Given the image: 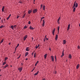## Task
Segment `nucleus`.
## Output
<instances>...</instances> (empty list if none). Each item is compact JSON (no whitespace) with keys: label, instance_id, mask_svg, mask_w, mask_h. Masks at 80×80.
I'll return each mask as SVG.
<instances>
[{"label":"nucleus","instance_id":"36","mask_svg":"<svg viewBox=\"0 0 80 80\" xmlns=\"http://www.w3.org/2000/svg\"><path fill=\"white\" fill-rule=\"evenodd\" d=\"M44 17H42V18H41V21H42V19H43V18H44Z\"/></svg>","mask_w":80,"mask_h":80},{"label":"nucleus","instance_id":"29","mask_svg":"<svg viewBox=\"0 0 80 80\" xmlns=\"http://www.w3.org/2000/svg\"><path fill=\"white\" fill-rule=\"evenodd\" d=\"M60 17H59L58 19V22H59V21H60Z\"/></svg>","mask_w":80,"mask_h":80},{"label":"nucleus","instance_id":"45","mask_svg":"<svg viewBox=\"0 0 80 80\" xmlns=\"http://www.w3.org/2000/svg\"><path fill=\"white\" fill-rule=\"evenodd\" d=\"M49 50H50V51H51V48H49Z\"/></svg>","mask_w":80,"mask_h":80},{"label":"nucleus","instance_id":"7","mask_svg":"<svg viewBox=\"0 0 80 80\" xmlns=\"http://www.w3.org/2000/svg\"><path fill=\"white\" fill-rule=\"evenodd\" d=\"M43 23H42V26L44 27L45 25V20H43Z\"/></svg>","mask_w":80,"mask_h":80},{"label":"nucleus","instance_id":"11","mask_svg":"<svg viewBox=\"0 0 80 80\" xmlns=\"http://www.w3.org/2000/svg\"><path fill=\"white\" fill-rule=\"evenodd\" d=\"M70 24H69L68 25V29H67L68 30H69V29H70Z\"/></svg>","mask_w":80,"mask_h":80},{"label":"nucleus","instance_id":"53","mask_svg":"<svg viewBox=\"0 0 80 80\" xmlns=\"http://www.w3.org/2000/svg\"><path fill=\"white\" fill-rule=\"evenodd\" d=\"M20 3H22V2L21 1V2H20Z\"/></svg>","mask_w":80,"mask_h":80},{"label":"nucleus","instance_id":"63","mask_svg":"<svg viewBox=\"0 0 80 80\" xmlns=\"http://www.w3.org/2000/svg\"><path fill=\"white\" fill-rule=\"evenodd\" d=\"M1 20V18H0V20Z\"/></svg>","mask_w":80,"mask_h":80},{"label":"nucleus","instance_id":"42","mask_svg":"<svg viewBox=\"0 0 80 80\" xmlns=\"http://www.w3.org/2000/svg\"><path fill=\"white\" fill-rule=\"evenodd\" d=\"M54 73L55 74H56L57 73V71H55V72H54Z\"/></svg>","mask_w":80,"mask_h":80},{"label":"nucleus","instance_id":"32","mask_svg":"<svg viewBox=\"0 0 80 80\" xmlns=\"http://www.w3.org/2000/svg\"><path fill=\"white\" fill-rule=\"evenodd\" d=\"M8 59V58L7 57H6L5 58V61H6V60H7Z\"/></svg>","mask_w":80,"mask_h":80},{"label":"nucleus","instance_id":"8","mask_svg":"<svg viewBox=\"0 0 80 80\" xmlns=\"http://www.w3.org/2000/svg\"><path fill=\"white\" fill-rule=\"evenodd\" d=\"M32 10H29L28 11V14H30L32 13Z\"/></svg>","mask_w":80,"mask_h":80},{"label":"nucleus","instance_id":"54","mask_svg":"<svg viewBox=\"0 0 80 80\" xmlns=\"http://www.w3.org/2000/svg\"><path fill=\"white\" fill-rule=\"evenodd\" d=\"M34 70V69H33L32 71L31 72H33Z\"/></svg>","mask_w":80,"mask_h":80},{"label":"nucleus","instance_id":"5","mask_svg":"<svg viewBox=\"0 0 80 80\" xmlns=\"http://www.w3.org/2000/svg\"><path fill=\"white\" fill-rule=\"evenodd\" d=\"M37 12V9H34L33 10V13H35V12Z\"/></svg>","mask_w":80,"mask_h":80},{"label":"nucleus","instance_id":"22","mask_svg":"<svg viewBox=\"0 0 80 80\" xmlns=\"http://www.w3.org/2000/svg\"><path fill=\"white\" fill-rule=\"evenodd\" d=\"M47 54H46L45 55H44V58H47Z\"/></svg>","mask_w":80,"mask_h":80},{"label":"nucleus","instance_id":"47","mask_svg":"<svg viewBox=\"0 0 80 80\" xmlns=\"http://www.w3.org/2000/svg\"><path fill=\"white\" fill-rule=\"evenodd\" d=\"M20 58V55L18 58H18Z\"/></svg>","mask_w":80,"mask_h":80},{"label":"nucleus","instance_id":"16","mask_svg":"<svg viewBox=\"0 0 80 80\" xmlns=\"http://www.w3.org/2000/svg\"><path fill=\"white\" fill-rule=\"evenodd\" d=\"M4 8H5V6H3L2 8V12H4Z\"/></svg>","mask_w":80,"mask_h":80},{"label":"nucleus","instance_id":"25","mask_svg":"<svg viewBox=\"0 0 80 80\" xmlns=\"http://www.w3.org/2000/svg\"><path fill=\"white\" fill-rule=\"evenodd\" d=\"M76 9V8H74L73 9V12H75V11Z\"/></svg>","mask_w":80,"mask_h":80},{"label":"nucleus","instance_id":"23","mask_svg":"<svg viewBox=\"0 0 80 80\" xmlns=\"http://www.w3.org/2000/svg\"><path fill=\"white\" fill-rule=\"evenodd\" d=\"M66 43V41L65 40H64L63 41V44H65Z\"/></svg>","mask_w":80,"mask_h":80},{"label":"nucleus","instance_id":"59","mask_svg":"<svg viewBox=\"0 0 80 80\" xmlns=\"http://www.w3.org/2000/svg\"><path fill=\"white\" fill-rule=\"evenodd\" d=\"M45 80V79L44 78V79H43V80Z\"/></svg>","mask_w":80,"mask_h":80},{"label":"nucleus","instance_id":"19","mask_svg":"<svg viewBox=\"0 0 80 80\" xmlns=\"http://www.w3.org/2000/svg\"><path fill=\"white\" fill-rule=\"evenodd\" d=\"M39 46H40V45H39V44H38V46L37 45H36V48L37 49V48H38V47H39Z\"/></svg>","mask_w":80,"mask_h":80},{"label":"nucleus","instance_id":"27","mask_svg":"<svg viewBox=\"0 0 80 80\" xmlns=\"http://www.w3.org/2000/svg\"><path fill=\"white\" fill-rule=\"evenodd\" d=\"M59 29H60V27L58 26V32H59Z\"/></svg>","mask_w":80,"mask_h":80},{"label":"nucleus","instance_id":"15","mask_svg":"<svg viewBox=\"0 0 80 80\" xmlns=\"http://www.w3.org/2000/svg\"><path fill=\"white\" fill-rule=\"evenodd\" d=\"M38 73H39V71H38L37 73L34 74V75H37L38 74Z\"/></svg>","mask_w":80,"mask_h":80},{"label":"nucleus","instance_id":"56","mask_svg":"<svg viewBox=\"0 0 80 80\" xmlns=\"http://www.w3.org/2000/svg\"><path fill=\"white\" fill-rule=\"evenodd\" d=\"M32 41H33V38H32Z\"/></svg>","mask_w":80,"mask_h":80},{"label":"nucleus","instance_id":"26","mask_svg":"<svg viewBox=\"0 0 80 80\" xmlns=\"http://www.w3.org/2000/svg\"><path fill=\"white\" fill-rule=\"evenodd\" d=\"M76 8H77L78 7V3H76Z\"/></svg>","mask_w":80,"mask_h":80},{"label":"nucleus","instance_id":"52","mask_svg":"<svg viewBox=\"0 0 80 80\" xmlns=\"http://www.w3.org/2000/svg\"><path fill=\"white\" fill-rule=\"evenodd\" d=\"M46 39L47 40H48V38H46Z\"/></svg>","mask_w":80,"mask_h":80},{"label":"nucleus","instance_id":"21","mask_svg":"<svg viewBox=\"0 0 80 80\" xmlns=\"http://www.w3.org/2000/svg\"><path fill=\"white\" fill-rule=\"evenodd\" d=\"M45 6L44 5L43 6V10H45Z\"/></svg>","mask_w":80,"mask_h":80},{"label":"nucleus","instance_id":"1","mask_svg":"<svg viewBox=\"0 0 80 80\" xmlns=\"http://www.w3.org/2000/svg\"><path fill=\"white\" fill-rule=\"evenodd\" d=\"M18 70H19L20 72H21L22 70H23V68L22 67L19 68H18Z\"/></svg>","mask_w":80,"mask_h":80},{"label":"nucleus","instance_id":"30","mask_svg":"<svg viewBox=\"0 0 80 80\" xmlns=\"http://www.w3.org/2000/svg\"><path fill=\"white\" fill-rule=\"evenodd\" d=\"M3 42V39H2L1 40V42H0V44H1V43H2V42Z\"/></svg>","mask_w":80,"mask_h":80},{"label":"nucleus","instance_id":"49","mask_svg":"<svg viewBox=\"0 0 80 80\" xmlns=\"http://www.w3.org/2000/svg\"><path fill=\"white\" fill-rule=\"evenodd\" d=\"M45 38H44V42H45Z\"/></svg>","mask_w":80,"mask_h":80},{"label":"nucleus","instance_id":"44","mask_svg":"<svg viewBox=\"0 0 80 80\" xmlns=\"http://www.w3.org/2000/svg\"><path fill=\"white\" fill-rule=\"evenodd\" d=\"M30 21H29L28 22V24H29V25H30Z\"/></svg>","mask_w":80,"mask_h":80},{"label":"nucleus","instance_id":"28","mask_svg":"<svg viewBox=\"0 0 80 80\" xmlns=\"http://www.w3.org/2000/svg\"><path fill=\"white\" fill-rule=\"evenodd\" d=\"M26 15V13H25V14H24V15H23V16L22 17L23 18H24V17H25Z\"/></svg>","mask_w":80,"mask_h":80},{"label":"nucleus","instance_id":"62","mask_svg":"<svg viewBox=\"0 0 80 80\" xmlns=\"http://www.w3.org/2000/svg\"><path fill=\"white\" fill-rule=\"evenodd\" d=\"M15 50H17V48H16Z\"/></svg>","mask_w":80,"mask_h":80},{"label":"nucleus","instance_id":"43","mask_svg":"<svg viewBox=\"0 0 80 80\" xmlns=\"http://www.w3.org/2000/svg\"><path fill=\"white\" fill-rule=\"evenodd\" d=\"M13 27H14V28H16V25H14V26H13Z\"/></svg>","mask_w":80,"mask_h":80},{"label":"nucleus","instance_id":"10","mask_svg":"<svg viewBox=\"0 0 80 80\" xmlns=\"http://www.w3.org/2000/svg\"><path fill=\"white\" fill-rule=\"evenodd\" d=\"M26 51H29V47L26 48Z\"/></svg>","mask_w":80,"mask_h":80},{"label":"nucleus","instance_id":"46","mask_svg":"<svg viewBox=\"0 0 80 80\" xmlns=\"http://www.w3.org/2000/svg\"><path fill=\"white\" fill-rule=\"evenodd\" d=\"M55 60H56H56H57V58H56V56H55Z\"/></svg>","mask_w":80,"mask_h":80},{"label":"nucleus","instance_id":"48","mask_svg":"<svg viewBox=\"0 0 80 80\" xmlns=\"http://www.w3.org/2000/svg\"><path fill=\"white\" fill-rule=\"evenodd\" d=\"M19 18V16H17V18Z\"/></svg>","mask_w":80,"mask_h":80},{"label":"nucleus","instance_id":"13","mask_svg":"<svg viewBox=\"0 0 80 80\" xmlns=\"http://www.w3.org/2000/svg\"><path fill=\"white\" fill-rule=\"evenodd\" d=\"M11 28H12V30H14V27L13 26V25L11 26Z\"/></svg>","mask_w":80,"mask_h":80},{"label":"nucleus","instance_id":"31","mask_svg":"<svg viewBox=\"0 0 80 80\" xmlns=\"http://www.w3.org/2000/svg\"><path fill=\"white\" fill-rule=\"evenodd\" d=\"M38 63V61H37V62L36 63L35 66H37V63Z\"/></svg>","mask_w":80,"mask_h":80},{"label":"nucleus","instance_id":"24","mask_svg":"<svg viewBox=\"0 0 80 80\" xmlns=\"http://www.w3.org/2000/svg\"><path fill=\"white\" fill-rule=\"evenodd\" d=\"M8 64H6V65L5 66V67H4L3 68H7V67H8Z\"/></svg>","mask_w":80,"mask_h":80},{"label":"nucleus","instance_id":"3","mask_svg":"<svg viewBox=\"0 0 80 80\" xmlns=\"http://www.w3.org/2000/svg\"><path fill=\"white\" fill-rule=\"evenodd\" d=\"M27 37H28V36L27 35H26L24 37V41H25V40L27 39Z\"/></svg>","mask_w":80,"mask_h":80},{"label":"nucleus","instance_id":"38","mask_svg":"<svg viewBox=\"0 0 80 80\" xmlns=\"http://www.w3.org/2000/svg\"><path fill=\"white\" fill-rule=\"evenodd\" d=\"M10 18V17H8V18H7V20H8V19H9V18Z\"/></svg>","mask_w":80,"mask_h":80},{"label":"nucleus","instance_id":"61","mask_svg":"<svg viewBox=\"0 0 80 80\" xmlns=\"http://www.w3.org/2000/svg\"><path fill=\"white\" fill-rule=\"evenodd\" d=\"M26 60H28V58H26Z\"/></svg>","mask_w":80,"mask_h":80},{"label":"nucleus","instance_id":"39","mask_svg":"<svg viewBox=\"0 0 80 80\" xmlns=\"http://www.w3.org/2000/svg\"><path fill=\"white\" fill-rule=\"evenodd\" d=\"M43 6V5L42 4L41 5V8H42V7Z\"/></svg>","mask_w":80,"mask_h":80},{"label":"nucleus","instance_id":"50","mask_svg":"<svg viewBox=\"0 0 80 80\" xmlns=\"http://www.w3.org/2000/svg\"><path fill=\"white\" fill-rule=\"evenodd\" d=\"M21 65H23V63H21Z\"/></svg>","mask_w":80,"mask_h":80},{"label":"nucleus","instance_id":"41","mask_svg":"<svg viewBox=\"0 0 80 80\" xmlns=\"http://www.w3.org/2000/svg\"><path fill=\"white\" fill-rule=\"evenodd\" d=\"M36 53H34V57L35 58V56H36Z\"/></svg>","mask_w":80,"mask_h":80},{"label":"nucleus","instance_id":"40","mask_svg":"<svg viewBox=\"0 0 80 80\" xmlns=\"http://www.w3.org/2000/svg\"><path fill=\"white\" fill-rule=\"evenodd\" d=\"M78 49H79L80 48V47L79 46H78Z\"/></svg>","mask_w":80,"mask_h":80},{"label":"nucleus","instance_id":"57","mask_svg":"<svg viewBox=\"0 0 80 80\" xmlns=\"http://www.w3.org/2000/svg\"><path fill=\"white\" fill-rule=\"evenodd\" d=\"M21 1H20L18 2V3H20V2H21Z\"/></svg>","mask_w":80,"mask_h":80},{"label":"nucleus","instance_id":"64","mask_svg":"<svg viewBox=\"0 0 80 80\" xmlns=\"http://www.w3.org/2000/svg\"><path fill=\"white\" fill-rule=\"evenodd\" d=\"M1 76H2V75H0V77Z\"/></svg>","mask_w":80,"mask_h":80},{"label":"nucleus","instance_id":"55","mask_svg":"<svg viewBox=\"0 0 80 80\" xmlns=\"http://www.w3.org/2000/svg\"><path fill=\"white\" fill-rule=\"evenodd\" d=\"M45 38H47V35L45 36Z\"/></svg>","mask_w":80,"mask_h":80},{"label":"nucleus","instance_id":"34","mask_svg":"<svg viewBox=\"0 0 80 80\" xmlns=\"http://www.w3.org/2000/svg\"><path fill=\"white\" fill-rule=\"evenodd\" d=\"M3 27V25H2L0 27V28H2Z\"/></svg>","mask_w":80,"mask_h":80},{"label":"nucleus","instance_id":"37","mask_svg":"<svg viewBox=\"0 0 80 80\" xmlns=\"http://www.w3.org/2000/svg\"><path fill=\"white\" fill-rule=\"evenodd\" d=\"M18 46H19V44H18L17 45V46L16 47V48H17L18 47Z\"/></svg>","mask_w":80,"mask_h":80},{"label":"nucleus","instance_id":"4","mask_svg":"<svg viewBox=\"0 0 80 80\" xmlns=\"http://www.w3.org/2000/svg\"><path fill=\"white\" fill-rule=\"evenodd\" d=\"M55 28H54V30L52 31V33L53 35H54L55 34Z\"/></svg>","mask_w":80,"mask_h":80},{"label":"nucleus","instance_id":"60","mask_svg":"<svg viewBox=\"0 0 80 80\" xmlns=\"http://www.w3.org/2000/svg\"><path fill=\"white\" fill-rule=\"evenodd\" d=\"M1 22H2H2H3V20H2Z\"/></svg>","mask_w":80,"mask_h":80},{"label":"nucleus","instance_id":"33","mask_svg":"<svg viewBox=\"0 0 80 80\" xmlns=\"http://www.w3.org/2000/svg\"><path fill=\"white\" fill-rule=\"evenodd\" d=\"M5 64H6V62H4L3 63V65H5Z\"/></svg>","mask_w":80,"mask_h":80},{"label":"nucleus","instance_id":"6","mask_svg":"<svg viewBox=\"0 0 80 80\" xmlns=\"http://www.w3.org/2000/svg\"><path fill=\"white\" fill-rule=\"evenodd\" d=\"M51 59H52V62H54V58H53V56H51Z\"/></svg>","mask_w":80,"mask_h":80},{"label":"nucleus","instance_id":"9","mask_svg":"<svg viewBox=\"0 0 80 80\" xmlns=\"http://www.w3.org/2000/svg\"><path fill=\"white\" fill-rule=\"evenodd\" d=\"M58 39V35H56L55 37L56 40H57Z\"/></svg>","mask_w":80,"mask_h":80},{"label":"nucleus","instance_id":"2","mask_svg":"<svg viewBox=\"0 0 80 80\" xmlns=\"http://www.w3.org/2000/svg\"><path fill=\"white\" fill-rule=\"evenodd\" d=\"M64 56V50H63L62 51V55L61 56V57L62 58V57H63Z\"/></svg>","mask_w":80,"mask_h":80},{"label":"nucleus","instance_id":"18","mask_svg":"<svg viewBox=\"0 0 80 80\" xmlns=\"http://www.w3.org/2000/svg\"><path fill=\"white\" fill-rule=\"evenodd\" d=\"M76 4V2H75L74 3V5L73 7V8H74L75 7V5Z\"/></svg>","mask_w":80,"mask_h":80},{"label":"nucleus","instance_id":"20","mask_svg":"<svg viewBox=\"0 0 80 80\" xmlns=\"http://www.w3.org/2000/svg\"><path fill=\"white\" fill-rule=\"evenodd\" d=\"M28 52H27L25 54V57H27V55H28Z\"/></svg>","mask_w":80,"mask_h":80},{"label":"nucleus","instance_id":"14","mask_svg":"<svg viewBox=\"0 0 80 80\" xmlns=\"http://www.w3.org/2000/svg\"><path fill=\"white\" fill-rule=\"evenodd\" d=\"M29 28L31 30H33V29H34V28H33V27H32V26H30Z\"/></svg>","mask_w":80,"mask_h":80},{"label":"nucleus","instance_id":"51","mask_svg":"<svg viewBox=\"0 0 80 80\" xmlns=\"http://www.w3.org/2000/svg\"><path fill=\"white\" fill-rule=\"evenodd\" d=\"M8 17H11V14H10Z\"/></svg>","mask_w":80,"mask_h":80},{"label":"nucleus","instance_id":"12","mask_svg":"<svg viewBox=\"0 0 80 80\" xmlns=\"http://www.w3.org/2000/svg\"><path fill=\"white\" fill-rule=\"evenodd\" d=\"M79 67H80V65H79V64H78L77 66V67H76L77 69H78V68Z\"/></svg>","mask_w":80,"mask_h":80},{"label":"nucleus","instance_id":"58","mask_svg":"<svg viewBox=\"0 0 80 80\" xmlns=\"http://www.w3.org/2000/svg\"><path fill=\"white\" fill-rule=\"evenodd\" d=\"M10 44H11V43H9V45H10Z\"/></svg>","mask_w":80,"mask_h":80},{"label":"nucleus","instance_id":"35","mask_svg":"<svg viewBox=\"0 0 80 80\" xmlns=\"http://www.w3.org/2000/svg\"><path fill=\"white\" fill-rule=\"evenodd\" d=\"M27 28V26H25L24 28Z\"/></svg>","mask_w":80,"mask_h":80},{"label":"nucleus","instance_id":"17","mask_svg":"<svg viewBox=\"0 0 80 80\" xmlns=\"http://www.w3.org/2000/svg\"><path fill=\"white\" fill-rule=\"evenodd\" d=\"M69 58H72V55L71 54H69Z\"/></svg>","mask_w":80,"mask_h":80}]
</instances>
